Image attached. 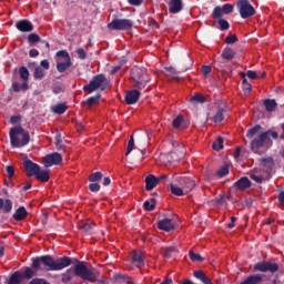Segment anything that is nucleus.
<instances>
[{"mask_svg":"<svg viewBox=\"0 0 284 284\" xmlns=\"http://www.w3.org/2000/svg\"><path fill=\"white\" fill-rule=\"evenodd\" d=\"M261 165L264 168H267L268 170H272L274 168V159L272 158H263L260 160Z\"/></svg>","mask_w":284,"mask_h":284,"instance_id":"obj_35","label":"nucleus"},{"mask_svg":"<svg viewBox=\"0 0 284 284\" xmlns=\"http://www.w3.org/2000/svg\"><path fill=\"white\" fill-rule=\"evenodd\" d=\"M77 54L81 61H85V59H88V53L85 52V49H83V48H78Z\"/></svg>","mask_w":284,"mask_h":284,"instance_id":"obj_54","label":"nucleus"},{"mask_svg":"<svg viewBox=\"0 0 284 284\" xmlns=\"http://www.w3.org/2000/svg\"><path fill=\"white\" fill-rule=\"evenodd\" d=\"M131 81L133 88H136V90H144L149 82L152 81V78L150 77V73H148V70L134 68L132 69Z\"/></svg>","mask_w":284,"mask_h":284,"instance_id":"obj_3","label":"nucleus"},{"mask_svg":"<svg viewBox=\"0 0 284 284\" xmlns=\"http://www.w3.org/2000/svg\"><path fill=\"white\" fill-rule=\"evenodd\" d=\"M143 207L146 212H152L156 207V199L152 197L150 201H145Z\"/></svg>","mask_w":284,"mask_h":284,"instance_id":"obj_36","label":"nucleus"},{"mask_svg":"<svg viewBox=\"0 0 284 284\" xmlns=\"http://www.w3.org/2000/svg\"><path fill=\"white\" fill-rule=\"evenodd\" d=\"M93 227H94V224H90V222L82 223L79 226L81 232H90Z\"/></svg>","mask_w":284,"mask_h":284,"instance_id":"obj_53","label":"nucleus"},{"mask_svg":"<svg viewBox=\"0 0 284 284\" xmlns=\"http://www.w3.org/2000/svg\"><path fill=\"white\" fill-rule=\"evenodd\" d=\"M89 190L91 192H99V190H101V185L99 183H91L89 184Z\"/></svg>","mask_w":284,"mask_h":284,"instance_id":"obj_58","label":"nucleus"},{"mask_svg":"<svg viewBox=\"0 0 284 284\" xmlns=\"http://www.w3.org/2000/svg\"><path fill=\"white\" fill-rule=\"evenodd\" d=\"M99 101H101V94L98 93L93 97L88 98L87 101H84L82 103V105L84 108H92V105H97V103H99Z\"/></svg>","mask_w":284,"mask_h":284,"instance_id":"obj_24","label":"nucleus"},{"mask_svg":"<svg viewBox=\"0 0 284 284\" xmlns=\"http://www.w3.org/2000/svg\"><path fill=\"white\" fill-rule=\"evenodd\" d=\"M278 202L281 205H284V191H282L280 194H278Z\"/></svg>","mask_w":284,"mask_h":284,"instance_id":"obj_64","label":"nucleus"},{"mask_svg":"<svg viewBox=\"0 0 284 284\" xmlns=\"http://www.w3.org/2000/svg\"><path fill=\"white\" fill-rule=\"evenodd\" d=\"M73 263H75L74 276H78V278L88 281V283L105 284V280H99L101 276V272H99V270L94 267L88 268V263L70 256H62L57 260H54V257L51 255L38 256L32 260L31 267L32 270H36V272H39V270H41V265H43L45 272H61V270L70 267V265H73Z\"/></svg>","mask_w":284,"mask_h":284,"instance_id":"obj_1","label":"nucleus"},{"mask_svg":"<svg viewBox=\"0 0 284 284\" xmlns=\"http://www.w3.org/2000/svg\"><path fill=\"white\" fill-rule=\"evenodd\" d=\"M132 261L136 265H145V260L143 258V253L141 251H134L132 253Z\"/></svg>","mask_w":284,"mask_h":284,"instance_id":"obj_28","label":"nucleus"},{"mask_svg":"<svg viewBox=\"0 0 284 284\" xmlns=\"http://www.w3.org/2000/svg\"><path fill=\"white\" fill-rule=\"evenodd\" d=\"M57 57H63L64 61H72V58H70V53H68V51L65 50L58 51Z\"/></svg>","mask_w":284,"mask_h":284,"instance_id":"obj_57","label":"nucleus"},{"mask_svg":"<svg viewBox=\"0 0 284 284\" xmlns=\"http://www.w3.org/2000/svg\"><path fill=\"white\" fill-rule=\"evenodd\" d=\"M144 181H145V190H148V192H152V190H154V187L159 185V179L153 174L148 175Z\"/></svg>","mask_w":284,"mask_h":284,"instance_id":"obj_18","label":"nucleus"},{"mask_svg":"<svg viewBox=\"0 0 284 284\" xmlns=\"http://www.w3.org/2000/svg\"><path fill=\"white\" fill-rule=\"evenodd\" d=\"M63 163V156L59 152L47 154L43 158L44 168H52V165H61Z\"/></svg>","mask_w":284,"mask_h":284,"instance_id":"obj_9","label":"nucleus"},{"mask_svg":"<svg viewBox=\"0 0 284 284\" xmlns=\"http://www.w3.org/2000/svg\"><path fill=\"white\" fill-rule=\"evenodd\" d=\"M34 276V271H32V268L30 267H26L24 272L22 273V278H27L28 281H30V278H32Z\"/></svg>","mask_w":284,"mask_h":284,"instance_id":"obj_51","label":"nucleus"},{"mask_svg":"<svg viewBox=\"0 0 284 284\" xmlns=\"http://www.w3.org/2000/svg\"><path fill=\"white\" fill-rule=\"evenodd\" d=\"M219 28L222 32H225V30H230V22L225 19H219L217 20Z\"/></svg>","mask_w":284,"mask_h":284,"instance_id":"obj_44","label":"nucleus"},{"mask_svg":"<svg viewBox=\"0 0 284 284\" xmlns=\"http://www.w3.org/2000/svg\"><path fill=\"white\" fill-rule=\"evenodd\" d=\"M29 55H30L32 59L39 57V50H37V49H31V50L29 51Z\"/></svg>","mask_w":284,"mask_h":284,"instance_id":"obj_63","label":"nucleus"},{"mask_svg":"<svg viewBox=\"0 0 284 284\" xmlns=\"http://www.w3.org/2000/svg\"><path fill=\"white\" fill-rule=\"evenodd\" d=\"M212 148H213V150H216V151L223 150V139H222L221 136H219V138L216 139V141L213 142Z\"/></svg>","mask_w":284,"mask_h":284,"instance_id":"obj_52","label":"nucleus"},{"mask_svg":"<svg viewBox=\"0 0 284 284\" xmlns=\"http://www.w3.org/2000/svg\"><path fill=\"white\" fill-rule=\"evenodd\" d=\"M38 181L42 183H48L50 181V171L39 169L38 173L34 175Z\"/></svg>","mask_w":284,"mask_h":284,"instance_id":"obj_22","label":"nucleus"},{"mask_svg":"<svg viewBox=\"0 0 284 284\" xmlns=\"http://www.w3.org/2000/svg\"><path fill=\"white\" fill-rule=\"evenodd\" d=\"M67 111H68V105L65 103L55 104L52 108V112L54 114H65Z\"/></svg>","mask_w":284,"mask_h":284,"instance_id":"obj_32","label":"nucleus"},{"mask_svg":"<svg viewBox=\"0 0 284 284\" xmlns=\"http://www.w3.org/2000/svg\"><path fill=\"white\" fill-rule=\"evenodd\" d=\"M0 210L6 214H10V212H12V200L7 199L3 201V199L0 197Z\"/></svg>","mask_w":284,"mask_h":284,"instance_id":"obj_21","label":"nucleus"},{"mask_svg":"<svg viewBox=\"0 0 284 284\" xmlns=\"http://www.w3.org/2000/svg\"><path fill=\"white\" fill-rule=\"evenodd\" d=\"M23 281V275L21 272L17 271L9 277L8 284H21Z\"/></svg>","mask_w":284,"mask_h":284,"instance_id":"obj_29","label":"nucleus"},{"mask_svg":"<svg viewBox=\"0 0 284 284\" xmlns=\"http://www.w3.org/2000/svg\"><path fill=\"white\" fill-rule=\"evenodd\" d=\"M174 252H176V247L174 246H168L162 248V254L165 258H172Z\"/></svg>","mask_w":284,"mask_h":284,"instance_id":"obj_37","label":"nucleus"},{"mask_svg":"<svg viewBox=\"0 0 284 284\" xmlns=\"http://www.w3.org/2000/svg\"><path fill=\"white\" fill-rule=\"evenodd\" d=\"M170 191L175 196H183V194H185V191L183 190V186H176L174 184H170Z\"/></svg>","mask_w":284,"mask_h":284,"instance_id":"obj_34","label":"nucleus"},{"mask_svg":"<svg viewBox=\"0 0 284 284\" xmlns=\"http://www.w3.org/2000/svg\"><path fill=\"white\" fill-rule=\"evenodd\" d=\"M7 173H8V179H12V176H14V166L8 165Z\"/></svg>","mask_w":284,"mask_h":284,"instance_id":"obj_61","label":"nucleus"},{"mask_svg":"<svg viewBox=\"0 0 284 284\" xmlns=\"http://www.w3.org/2000/svg\"><path fill=\"white\" fill-rule=\"evenodd\" d=\"M254 271L255 272H271V274H274V273L278 272V264L272 263L270 261H262L254 265Z\"/></svg>","mask_w":284,"mask_h":284,"instance_id":"obj_8","label":"nucleus"},{"mask_svg":"<svg viewBox=\"0 0 284 284\" xmlns=\"http://www.w3.org/2000/svg\"><path fill=\"white\" fill-rule=\"evenodd\" d=\"M16 28L19 32H32V30H34V24H32L30 20L23 19L16 22Z\"/></svg>","mask_w":284,"mask_h":284,"instance_id":"obj_15","label":"nucleus"},{"mask_svg":"<svg viewBox=\"0 0 284 284\" xmlns=\"http://www.w3.org/2000/svg\"><path fill=\"white\" fill-rule=\"evenodd\" d=\"M115 278H116L118 281H120V283H126V284H132V283H134V282L132 281V277H128V276L122 275V274L115 275Z\"/></svg>","mask_w":284,"mask_h":284,"instance_id":"obj_50","label":"nucleus"},{"mask_svg":"<svg viewBox=\"0 0 284 284\" xmlns=\"http://www.w3.org/2000/svg\"><path fill=\"white\" fill-rule=\"evenodd\" d=\"M178 183L181 185V187L184 190L185 194L189 192H192L193 189L196 187V182L190 178H176Z\"/></svg>","mask_w":284,"mask_h":284,"instance_id":"obj_11","label":"nucleus"},{"mask_svg":"<svg viewBox=\"0 0 284 284\" xmlns=\"http://www.w3.org/2000/svg\"><path fill=\"white\" fill-rule=\"evenodd\" d=\"M184 119L183 115H178L174 120H173V128H181L182 123H183Z\"/></svg>","mask_w":284,"mask_h":284,"instance_id":"obj_56","label":"nucleus"},{"mask_svg":"<svg viewBox=\"0 0 284 284\" xmlns=\"http://www.w3.org/2000/svg\"><path fill=\"white\" fill-rule=\"evenodd\" d=\"M132 150H134V135L130 136V140L128 142V146H126L125 156H129L132 153Z\"/></svg>","mask_w":284,"mask_h":284,"instance_id":"obj_49","label":"nucleus"},{"mask_svg":"<svg viewBox=\"0 0 284 284\" xmlns=\"http://www.w3.org/2000/svg\"><path fill=\"white\" fill-rule=\"evenodd\" d=\"M260 283H263V276L256 274V275H250L240 284H260Z\"/></svg>","mask_w":284,"mask_h":284,"instance_id":"obj_23","label":"nucleus"},{"mask_svg":"<svg viewBox=\"0 0 284 284\" xmlns=\"http://www.w3.org/2000/svg\"><path fill=\"white\" fill-rule=\"evenodd\" d=\"M10 143L12 148H26L30 143V132L23 126L18 125L9 131Z\"/></svg>","mask_w":284,"mask_h":284,"instance_id":"obj_2","label":"nucleus"},{"mask_svg":"<svg viewBox=\"0 0 284 284\" xmlns=\"http://www.w3.org/2000/svg\"><path fill=\"white\" fill-rule=\"evenodd\" d=\"M189 256L193 263H203L205 261V257L201 256L199 253H195L194 251H189Z\"/></svg>","mask_w":284,"mask_h":284,"instance_id":"obj_39","label":"nucleus"},{"mask_svg":"<svg viewBox=\"0 0 284 284\" xmlns=\"http://www.w3.org/2000/svg\"><path fill=\"white\" fill-rule=\"evenodd\" d=\"M22 116L21 115H11L10 116V123L11 125H14L17 123H19V121H21Z\"/></svg>","mask_w":284,"mask_h":284,"instance_id":"obj_60","label":"nucleus"},{"mask_svg":"<svg viewBox=\"0 0 284 284\" xmlns=\"http://www.w3.org/2000/svg\"><path fill=\"white\" fill-rule=\"evenodd\" d=\"M34 79L41 81L43 77H45V70H43L41 67H37L33 72Z\"/></svg>","mask_w":284,"mask_h":284,"instance_id":"obj_42","label":"nucleus"},{"mask_svg":"<svg viewBox=\"0 0 284 284\" xmlns=\"http://www.w3.org/2000/svg\"><path fill=\"white\" fill-rule=\"evenodd\" d=\"M250 176L252 181H255V183H263V175L258 173V171L253 170L250 173Z\"/></svg>","mask_w":284,"mask_h":284,"instance_id":"obj_40","label":"nucleus"},{"mask_svg":"<svg viewBox=\"0 0 284 284\" xmlns=\"http://www.w3.org/2000/svg\"><path fill=\"white\" fill-rule=\"evenodd\" d=\"M72 68V60H64V62H58L57 63V70L58 72H65V70H69Z\"/></svg>","mask_w":284,"mask_h":284,"instance_id":"obj_30","label":"nucleus"},{"mask_svg":"<svg viewBox=\"0 0 284 284\" xmlns=\"http://www.w3.org/2000/svg\"><path fill=\"white\" fill-rule=\"evenodd\" d=\"M19 72L20 79H22V81H28V79H30V71H28V68L20 67Z\"/></svg>","mask_w":284,"mask_h":284,"instance_id":"obj_45","label":"nucleus"},{"mask_svg":"<svg viewBox=\"0 0 284 284\" xmlns=\"http://www.w3.org/2000/svg\"><path fill=\"white\" fill-rule=\"evenodd\" d=\"M263 105L266 112H274V110H276V108L278 106V103H276V100L266 99L263 101Z\"/></svg>","mask_w":284,"mask_h":284,"instance_id":"obj_26","label":"nucleus"},{"mask_svg":"<svg viewBox=\"0 0 284 284\" xmlns=\"http://www.w3.org/2000/svg\"><path fill=\"white\" fill-rule=\"evenodd\" d=\"M41 169V166L34 162H32V160H24V170L27 173V176H36V174L39 173V170Z\"/></svg>","mask_w":284,"mask_h":284,"instance_id":"obj_12","label":"nucleus"},{"mask_svg":"<svg viewBox=\"0 0 284 284\" xmlns=\"http://www.w3.org/2000/svg\"><path fill=\"white\" fill-rule=\"evenodd\" d=\"M239 41V38H236V34H229L225 38V43H227V45H232V43H236Z\"/></svg>","mask_w":284,"mask_h":284,"instance_id":"obj_55","label":"nucleus"},{"mask_svg":"<svg viewBox=\"0 0 284 284\" xmlns=\"http://www.w3.org/2000/svg\"><path fill=\"white\" fill-rule=\"evenodd\" d=\"M261 131V124H256L255 126L248 129L246 136L248 139H253V136H256L258 132Z\"/></svg>","mask_w":284,"mask_h":284,"instance_id":"obj_41","label":"nucleus"},{"mask_svg":"<svg viewBox=\"0 0 284 284\" xmlns=\"http://www.w3.org/2000/svg\"><path fill=\"white\" fill-rule=\"evenodd\" d=\"M230 174V165L224 164L222 168H220L216 171V176H219V179H223V176H227Z\"/></svg>","mask_w":284,"mask_h":284,"instance_id":"obj_38","label":"nucleus"},{"mask_svg":"<svg viewBox=\"0 0 284 284\" xmlns=\"http://www.w3.org/2000/svg\"><path fill=\"white\" fill-rule=\"evenodd\" d=\"M235 54H236V53L234 52V50H233L232 48L226 47V48H224V50L222 51L221 57H222L223 61H232V60L234 59V55H235Z\"/></svg>","mask_w":284,"mask_h":284,"instance_id":"obj_25","label":"nucleus"},{"mask_svg":"<svg viewBox=\"0 0 284 284\" xmlns=\"http://www.w3.org/2000/svg\"><path fill=\"white\" fill-rule=\"evenodd\" d=\"M237 9L242 19H250L256 14V9L250 3V0H239Z\"/></svg>","mask_w":284,"mask_h":284,"instance_id":"obj_6","label":"nucleus"},{"mask_svg":"<svg viewBox=\"0 0 284 284\" xmlns=\"http://www.w3.org/2000/svg\"><path fill=\"white\" fill-rule=\"evenodd\" d=\"M270 136H272V139H278V133L271 130L261 133L257 138H255L251 142L252 152H258V150H261V148H263L265 143H268Z\"/></svg>","mask_w":284,"mask_h":284,"instance_id":"obj_4","label":"nucleus"},{"mask_svg":"<svg viewBox=\"0 0 284 284\" xmlns=\"http://www.w3.org/2000/svg\"><path fill=\"white\" fill-rule=\"evenodd\" d=\"M246 77H247L248 79L256 80V79H258L260 75H258L255 71L248 70V71L246 72Z\"/></svg>","mask_w":284,"mask_h":284,"instance_id":"obj_59","label":"nucleus"},{"mask_svg":"<svg viewBox=\"0 0 284 284\" xmlns=\"http://www.w3.org/2000/svg\"><path fill=\"white\" fill-rule=\"evenodd\" d=\"M99 88L102 92L108 88V83L105 82V75L103 74L94 75L93 79L89 82V84L83 87V90L88 92V94H92V92H97Z\"/></svg>","mask_w":284,"mask_h":284,"instance_id":"obj_5","label":"nucleus"},{"mask_svg":"<svg viewBox=\"0 0 284 284\" xmlns=\"http://www.w3.org/2000/svg\"><path fill=\"white\" fill-rule=\"evenodd\" d=\"M27 217H28V210H26V206L18 207L13 214L14 221H26Z\"/></svg>","mask_w":284,"mask_h":284,"instance_id":"obj_19","label":"nucleus"},{"mask_svg":"<svg viewBox=\"0 0 284 284\" xmlns=\"http://www.w3.org/2000/svg\"><path fill=\"white\" fill-rule=\"evenodd\" d=\"M225 109L220 108L215 115L212 118L213 123H222V121L225 119Z\"/></svg>","mask_w":284,"mask_h":284,"instance_id":"obj_31","label":"nucleus"},{"mask_svg":"<svg viewBox=\"0 0 284 284\" xmlns=\"http://www.w3.org/2000/svg\"><path fill=\"white\" fill-rule=\"evenodd\" d=\"M234 12V6L225 3L222 7H215L212 12V19H221L225 14H232Z\"/></svg>","mask_w":284,"mask_h":284,"instance_id":"obj_10","label":"nucleus"},{"mask_svg":"<svg viewBox=\"0 0 284 284\" xmlns=\"http://www.w3.org/2000/svg\"><path fill=\"white\" fill-rule=\"evenodd\" d=\"M242 89L244 94H250V92H252V84L247 82V79L245 78H243V81H242Z\"/></svg>","mask_w":284,"mask_h":284,"instance_id":"obj_46","label":"nucleus"},{"mask_svg":"<svg viewBox=\"0 0 284 284\" xmlns=\"http://www.w3.org/2000/svg\"><path fill=\"white\" fill-rule=\"evenodd\" d=\"M132 26L134 22L130 19H113L110 23H108L106 28L109 30H132Z\"/></svg>","mask_w":284,"mask_h":284,"instance_id":"obj_7","label":"nucleus"},{"mask_svg":"<svg viewBox=\"0 0 284 284\" xmlns=\"http://www.w3.org/2000/svg\"><path fill=\"white\" fill-rule=\"evenodd\" d=\"M234 187L241 191L250 190L252 187V181L247 176H243L234 183Z\"/></svg>","mask_w":284,"mask_h":284,"instance_id":"obj_16","label":"nucleus"},{"mask_svg":"<svg viewBox=\"0 0 284 284\" xmlns=\"http://www.w3.org/2000/svg\"><path fill=\"white\" fill-rule=\"evenodd\" d=\"M101 179H103V173H101V172L92 173V174L89 176V181H90L91 183H97L98 181H101Z\"/></svg>","mask_w":284,"mask_h":284,"instance_id":"obj_48","label":"nucleus"},{"mask_svg":"<svg viewBox=\"0 0 284 284\" xmlns=\"http://www.w3.org/2000/svg\"><path fill=\"white\" fill-rule=\"evenodd\" d=\"M28 41L31 45H34V43H39V41H41V37L37 33H30L28 36Z\"/></svg>","mask_w":284,"mask_h":284,"instance_id":"obj_47","label":"nucleus"},{"mask_svg":"<svg viewBox=\"0 0 284 284\" xmlns=\"http://www.w3.org/2000/svg\"><path fill=\"white\" fill-rule=\"evenodd\" d=\"M210 72H212V67H210V65H203L202 67V74L204 77H207V74H210Z\"/></svg>","mask_w":284,"mask_h":284,"instance_id":"obj_62","label":"nucleus"},{"mask_svg":"<svg viewBox=\"0 0 284 284\" xmlns=\"http://www.w3.org/2000/svg\"><path fill=\"white\" fill-rule=\"evenodd\" d=\"M190 102L194 104L205 103V98L201 93H196L190 99Z\"/></svg>","mask_w":284,"mask_h":284,"instance_id":"obj_43","label":"nucleus"},{"mask_svg":"<svg viewBox=\"0 0 284 284\" xmlns=\"http://www.w3.org/2000/svg\"><path fill=\"white\" fill-rule=\"evenodd\" d=\"M141 99V92L136 89L128 91L125 94L126 105H134Z\"/></svg>","mask_w":284,"mask_h":284,"instance_id":"obj_14","label":"nucleus"},{"mask_svg":"<svg viewBox=\"0 0 284 284\" xmlns=\"http://www.w3.org/2000/svg\"><path fill=\"white\" fill-rule=\"evenodd\" d=\"M28 82H23L22 84H20L19 82H13L12 83V90L13 92H21V90L23 92L28 91Z\"/></svg>","mask_w":284,"mask_h":284,"instance_id":"obj_33","label":"nucleus"},{"mask_svg":"<svg viewBox=\"0 0 284 284\" xmlns=\"http://www.w3.org/2000/svg\"><path fill=\"white\" fill-rule=\"evenodd\" d=\"M168 6L170 14H179L183 11V0H169Z\"/></svg>","mask_w":284,"mask_h":284,"instance_id":"obj_13","label":"nucleus"},{"mask_svg":"<svg viewBox=\"0 0 284 284\" xmlns=\"http://www.w3.org/2000/svg\"><path fill=\"white\" fill-rule=\"evenodd\" d=\"M72 278H74V267L72 268H68L64 273H62L61 275V281L64 284L70 283V281H72Z\"/></svg>","mask_w":284,"mask_h":284,"instance_id":"obj_27","label":"nucleus"},{"mask_svg":"<svg viewBox=\"0 0 284 284\" xmlns=\"http://www.w3.org/2000/svg\"><path fill=\"white\" fill-rule=\"evenodd\" d=\"M193 276L197 278V281H201V283L203 284H214L212 283V280H210V277H207V275H205V272L203 271H194Z\"/></svg>","mask_w":284,"mask_h":284,"instance_id":"obj_20","label":"nucleus"},{"mask_svg":"<svg viewBox=\"0 0 284 284\" xmlns=\"http://www.w3.org/2000/svg\"><path fill=\"white\" fill-rule=\"evenodd\" d=\"M158 227L163 232H172L174 230V223L171 219H163L158 222Z\"/></svg>","mask_w":284,"mask_h":284,"instance_id":"obj_17","label":"nucleus"}]
</instances>
